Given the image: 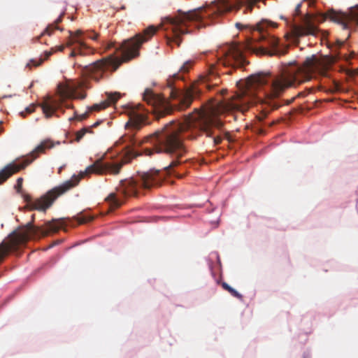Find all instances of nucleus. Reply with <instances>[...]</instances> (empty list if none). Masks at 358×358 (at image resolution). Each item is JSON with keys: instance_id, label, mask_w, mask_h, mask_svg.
<instances>
[{"instance_id": "f257e3e1", "label": "nucleus", "mask_w": 358, "mask_h": 358, "mask_svg": "<svg viewBox=\"0 0 358 358\" xmlns=\"http://www.w3.org/2000/svg\"><path fill=\"white\" fill-rule=\"evenodd\" d=\"M201 132L207 135V108L196 109L182 122H170L162 129L146 136L143 141L128 132L115 143V148H109L84 171H81L79 176L73 175L71 179L35 201H32L30 196L24 195L27 206L30 210L45 212L59 195L78 184L81 178L90 173L117 175L124 164L140 155L136 148L143 143H149L152 145V148L145 147L142 149L145 155L150 156L154 152H165L172 157L170 164L163 170L150 169L147 172L138 173L135 178L122 180L116 192L110 193L106 198L110 208H117L123 203L125 196L136 195L139 189H149L159 185L166 175L174 171V167L186 162L187 150L183 139L195 138Z\"/></svg>"}, {"instance_id": "f03ea898", "label": "nucleus", "mask_w": 358, "mask_h": 358, "mask_svg": "<svg viewBox=\"0 0 358 358\" xmlns=\"http://www.w3.org/2000/svg\"><path fill=\"white\" fill-rule=\"evenodd\" d=\"M276 27V23L262 20L256 24L252 38H248L245 43L226 44L220 47L215 56L217 64L208 63L206 72L199 76L201 85L210 88V83L217 84L218 78L214 76L217 65L233 69L243 67L246 64L244 51L270 56L285 54L287 47L280 43L278 38L268 32L269 29Z\"/></svg>"}, {"instance_id": "7ed1b4c3", "label": "nucleus", "mask_w": 358, "mask_h": 358, "mask_svg": "<svg viewBox=\"0 0 358 358\" xmlns=\"http://www.w3.org/2000/svg\"><path fill=\"white\" fill-rule=\"evenodd\" d=\"M192 60L186 61L180 68L178 72L170 76L166 80V87L169 90L172 99L171 103L166 98L147 88L143 93V99L151 105L152 111L156 117L171 113L175 108L182 110L187 108L194 96L198 95L201 89L194 84H191L185 89L181 90V86L175 83L176 81L185 80L184 73H187L192 65Z\"/></svg>"}, {"instance_id": "20e7f679", "label": "nucleus", "mask_w": 358, "mask_h": 358, "mask_svg": "<svg viewBox=\"0 0 358 358\" xmlns=\"http://www.w3.org/2000/svg\"><path fill=\"white\" fill-rule=\"evenodd\" d=\"M157 31V28L151 25L145 29L142 34H137L134 37L124 41L121 44L115 46L110 44L108 48H114L115 52H120V55L115 53L110 55L103 61H99L92 64V68H101L106 66L110 71H115L123 62L129 61L139 55V50L143 43L148 41Z\"/></svg>"}, {"instance_id": "39448f33", "label": "nucleus", "mask_w": 358, "mask_h": 358, "mask_svg": "<svg viewBox=\"0 0 358 358\" xmlns=\"http://www.w3.org/2000/svg\"><path fill=\"white\" fill-rule=\"evenodd\" d=\"M64 221L62 220H53L52 222H47L45 228H43L34 226L31 222L23 226L22 229L12 231L7 240L0 243V263L10 252L17 250L20 245L25 243L31 237L38 234L46 235L50 232H55L62 227Z\"/></svg>"}, {"instance_id": "423d86ee", "label": "nucleus", "mask_w": 358, "mask_h": 358, "mask_svg": "<svg viewBox=\"0 0 358 358\" xmlns=\"http://www.w3.org/2000/svg\"><path fill=\"white\" fill-rule=\"evenodd\" d=\"M69 39L66 45L67 47H70L75 44L76 46L72 49L69 57H75L77 55L84 56L92 52V49L87 45L85 43L86 38L92 40H96L98 35L94 31H83L81 29H78L75 32L69 31ZM65 48V45H59L52 48L50 51H45L44 52L45 58L31 59L29 63L27 64V66H38L42 64L44 59H47L53 52L57 51L62 52Z\"/></svg>"}, {"instance_id": "0eeeda50", "label": "nucleus", "mask_w": 358, "mask_h": 358, "mask_svg": "<svg viewBox=\"0 0 358 358\" xmlns=\"http://www.w3.org/2000/svg\"><path fill=\"white\" fill-rule=\"evenodd\" d=\"M59 141L53 143L50 140L46 139L36 146L35 149L25 158L18 159L16 162H13L6 165L0 171V184L6 181L14 173L24 169L27 165L31 164L37 158L39 153H43L45 152V149H50L53 148L55 144L59 145Z\"/></svg>"}, {"instance_id": "6e6552de", "label": "nucleus", "mask_w": 358, "mask_h": 358, "mask_svg": "<svg viewBox=\"0 0 358 358\" xmlns=\"http://www.w3.org/2000/svg\"><path fill=\"white\" fill-rule=\"evenodd\" d=\"M69 96V92L66 90L59 91V98H52L48 96L42 103L38 106L41 107L43 113L46 118L52 116L59 117L57 112L64 113V108H71V105L66 103L65 99Z\"/></svg>"}, {"instance_id": "1a4fd4ad", "label": "nucleus", "mask_w": 358, "mask_h": 358, "mask_svg": "<svg viewBox=\"0 0 358 358\" xmlns=\"http://www.w3.org/2000/svg\"><path fill=\"white\" fill-rule=\"evenodd\" d=\"M125 113L129 116V121L125 124V128L131 127L139 129L143 125L149 124L147 120L149 110L145 109L141 104H129L125 106Z\"/></svg>"}, {"instance_id": "9d476101", "label": "nucleus", "mask_w": 358, "mask_h": 358, "mask_svg": "<svg viewBox=\"0 0 358 358\" xmlns=\"http://www.w3.org/2000/svg\"><path fill=\"white\" fill-rule=\"evenodd\" d=\"M106 99L99 103H95L91 107L87 108V110L82 114L78 115L76 111L74 112V116L70 117L69 118V121L71 122L73 120H79L82 121L86 119L88 117L89 112L93 110H101L102 109L106 108L108 106L111 104H114L116 101L121 98L122 94L120 92H106Z\"/></svg>"}, {"instance_id": "9b49d317", "label": "nucleus", "mask_w": 358, "mask_h": 358, "mask_svg": "<svg viewBox=\"0 0 358 358\" xmlns=\"http://www.w3.org/2000/svg\"><path fill=\"white\" fill-rule=\"evenodd\" d=\"M281 18L284 19L286 21L287 24L290 27L292 34L295 38L304 35L316 34L317 29L314 26L310 24L307 19L304 17H301V20L302 21H305L303 25L299 24V23L296 22L294 17L292 20H288L284 17H281Z\"/></svg>"}, {"instance_id": "f8f14e48", "label": "nucleus", "mask_w": 358, "mask_h": 358, "mask_svg": "<svg viewBox=\"0 0 358 358\" xmlns=\"http://www.w3.org/2000/svg\"><path fill=\"white\" fill-rule=\"evenodd\" d=\"M334 17L344 29H348L350 22H353L358 24V5L350 8L348 12H341L337 14Z\"/></svg>"}, {"instance_id": "ddd939ff", "label": "nucleus", "mask_w": 358, "mask_h": 358, "mask_svg": "<svg viewBox=\"0 0 358 358\" xmlns=\"http://www.w3.org/2000/svg\"><path fill=\"white\" fill-rule=\"evenodd\" d=\"M104 59H101L100 61L104 60ZM99 60H97L89 65H86L85 66H83L81 65H79V64H77V66H79L83 68V73L85 74L86 76L91 77L92 78L94 79L95 80L98 81L103 76V73L105 71L110 70L109 68L106 66H103L101 68H92V64L94 63L99 62Z\"/></svg>"}, {"instance_id": "4468645a", "label": "nucleus", "mask_w": 358, "mask_h": 358, "mask_svg": "<svg viewBox=\"0 0 358 358\" xmlns=\"http://www.w3.org/2000/svg\"><path fill=\"white\" fill-rule=\"evenodd\" d=\"M78 224H84L94 219V216L90 213H80L76 217Z\"/></svg>"}, {"instance_id": "2eb2a0df", "label": "nucleus", "mask_w": 358, "mask_h": 358, "mask_svg": "<svg viewBox=\"0 0 358 358\" xmlns=\"http://www.w3.org/2000/svg\"><path fill=\"white\" fill-rule=\"evenodd\" d=\"M222 287L224 289L229 291L233 296L236 297L238 299L242 298V295L240 293H238L235 289L229 286L227 282L222 283Z\"/></svg>"}, {"instance_id": "dca6fc26", "label": "nucleus", "mask_w": 358, "mask_h": 358, "mask_svg": "<svg viewBox=\"0 0 358 358\" xmlns=\"http://www.w3.org/2000/svg\"><path fill=\"white\" fill-rule=\"evenodd\" d=\"M90 131L89 127L83 128L81 130L76 133V141H80V139L85 136V134Z\"/></svg>"}, {"instance_id": "f3484780", "label": "nucleus", "mask_w": 358, "mask_h": 358, "mask_svg": "<svg viewBox=\"0 0 358 358\" xmlns=\"http://www.w3.org/2000/svg\"><path fill=\"white\" fill-rule=\"evenodd\" d=\"M35 108H36L35 104H31V105L29 106L28 107H27L25 108L24 111H22L20 113V116L24 117L25 113H31L34 112L35 110Z\"/></svg>"}, {"instance_id": "a211bd4d", "label": "nucleus", "mask_w": 358, "mask_h": 358, "mask_svg": "<svg viewBox=\"0 0 358 358\" xmlns=\"http://www.w3.org/2000/svg\"><path fill=\"white\" fill-rule=\"evenodd\" d=\"M59 29L58 27H57L55 24H50L47 28L45 29L43 34H47L48 35H51L52 31L53 29Z\"/></svg>"}, {"instance_id": "6ab92c4d", "label": "nucleus", "mask_w": 358, "mask_h": 358, "mask_svg": "<svg viewBox=\"0 0 358 358\" xmlns=\"http://www.w3.org/2000/svg\"><path fill=\"white\" fill-rule=\"evenodd\" d=\"M22 181H23L22 178H19L17 180V182H16V185H15V189H17V192H19L20 189L22 187Z\"/></svg>"}, {"instance_id": "aec40b11", "label": "nucleus", "mask_w": 358, "mask_h": 358, "mask_svg": "<svg viewBox=\"0 0 358 358\" xmlns=\"http://www.w3.org/2000/svg\"><path fill=\"white\" fill-rule=\"evenodd\" d=\"M301 3H298L295 8L294 17L300 14Z\"/></svg>"}, {"instance_id": "412c9836", "label": "nucleus", "mask_w": 358, "mask_h": 358, "mask_svg": "<svg viewBox=\"0 0 358 358\" xmlns=\"http://www.w3.org/2000/svg\"><path fill=\"white\" fill-rule=\"evenodd\" d=\"M62 21V15H60L57 20L55 21L56 23H59Z\"/></svg>"}, {"instance_id": "4be33fe9", "label": "nucleus", "mask_w": 358, "mask_h": 358, "mask_svg": "<svg viewBox=\"0 0 358 358\" xmlns=\"http://www.w3.org/2000/svg\"><path fill=\"white\" fill-rule=\"evenodd\" d=\"M99 124V122H95V123L94 124V125H93V126H94V127H95V126L98 125Z\"/></svg>"}, {"instance_id": "5701e85b", "label": "nucleus", "mask_w": 358, "mask_h": 358, "mask_svg": "<svg viewBox=\"0 0 358 358\" xmlns=\"http://www.w3.org/2000/svg\"><path fill=\"white\" fill-rule=\"evenodd\" d=\"M126 129H131V132H133V130H135L134 129H132V128H131V127L126 128Z\"/></svg>"}, {"instance_id": "b1692460", "label": "nucleus", "mask_w": 358, "mask_h": 358, "mask_svg": "<svg viewBox=\"0 0 358 358\" xmlns=\"http://www.w3.org/2000/svg\"><path fill=\"white\" fill-rule=\"evenodd\" d=\"M240 24L239 23H236V27H239Z\"/></svg>"}, {"instance_id": "393cba45", "label": "nucleus", "mask_w": 358, "mask_h": 358, "mask_svg": "<svg viewBox=\"0 0 358 358\" xmlns=\"http://www.w3.org/2000/svg\"><path fill=\"white\" fill-rule=\"evenodd\" d=\"M303 358H308V357H304Z\"/></svg>"}, {"instance_id": "a878e982", "label": "nucleus", "mask_w": 358, "mask_h": 358, "mask_svg": "<svg viewBox=\"0 0 358 358\" xmlns=\"http://www.w3.org/2000/svg\"><path fill=\"white\" fill-rule=\"evenodd\" d=\"M1 122H1V121H0V124H1Z\"/></svg>"}, {"instance_id": "bb28decb", "label": "nucleus", "mask_w": 358, "mask_h": 358, "mask_svg": "<svg viewBox=\"0 0 358 358\" xmlns=\"http://www.w3.org/2000/svg\"><path fill=\"white\" fill-rule=\"evenodd\" d=\"M1 131V130L0 129V132Z\"/></svg>"}]
</instances>
